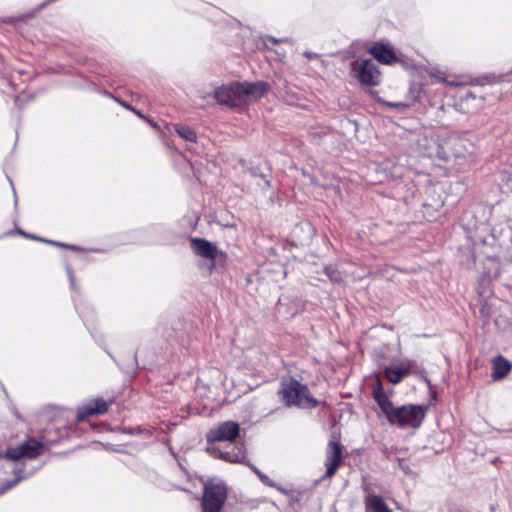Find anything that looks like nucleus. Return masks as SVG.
<instances>
[{"label":"nucleus","instance_id":"f257e3e1","mask_svg":"<svg viewBox=\"0 0 512 512\" xmlns=\"http://www.w3.org/2000/svg\"><path fill=\"white\" fill-rule=\"evenodd\" d=\"M373 398L386 416L387 421L400 429H418L426 416L427 406L408 404L394 407L385 394L381 381L378 379L373 387Z\"/></svg>","mask_w":512,"mask_h":512},{"label":"nucleus","instance_id":"f03ea898","mask_svg":"<svg viewBox=\"0 0 512 512\" xmlns=\"http://www.w3.org/2000/svg\"><path fill=\"white\" fill-rule=\"evenodd\" d=\"M60 437L56 430L45 429L38 436H26L17 446H9L0 451V458L13 462L22 459L35 460L59 443Z\"/></svg>","mask_w":512,"mask_h":512},{"label":"nucleus","instance_id":"7ed1b4c3","mask_svg":"<svg viewBox=\"0 0 512 512\" xmlns=\"http://www.w3.org/2000/svg\"><path fill=\"white\" fill-rule=\"evenodd\" d=\"M436 156L456 172L468 170L476 161L473 144L468 139L458 136L443 139L438 144Z\"/></svg>","mask_w":512,"mask_h":512},{"label":"nucleus","instance_id":"20e7f679","mask_svg":"<svg viewBox=\"0 0 512 512\" xmlns=\"http://www.w3.org/2000/svg\"><path fill=\"white\" fill-rule=\"evenodd\" d=\"M278 395L286 407L313 409L319 402L311 395L309 387L293 376L283 377Z\"/></svg>","mask_w":512,"mask_h":512},{"label":"nucleus","instance_id":"39448f33","mask_svg":"<svg viewBox=\"0 0 512 512\" xmlns=\"http://www.w3.org/2000/svg\"><path fill=\"white\" fill-rule=\"evenodd\" d=\"M269 90V85L266 82L258 81L254 83L249 82H235L229 86H223L215 91L214 97L221 105L230 107L237 106L238 100L244 96L262 97Z\"/></svg>","mask_w":512,"mask_h":512},{"label":"nucleus","instance_id":"423d86ee","mask_svg":"<svg viewBox=\"0 0 512 512\" xmlns=\"http://www.w3.org/2000/svg\"><path fill=\"white\" fill-rule=\"evenodd\" d=\"M228 498V486L223 481L210 479L203 485L202 512H222Z\"/></svg>","mask_w":512,"mask_h":512},{"label":"nucleus","instance_id":"0eeeda50","mask_svg":"<svg viewBox=\"0 0 512 512\" xmlns=\"http://www.w3.org/2000/svg\"><path fill=\"white\" fill-rule=\"evenodd\" d=\"M351 70L363 86L374 87L380 84L381 72L372 59L354 61Z\"/></svg>","mask_w":512,"mask_h":512},{"label":"nucleus","instance_id":"6e6552de","mask_svg":"<svg viewBox=\"0 0 512 512\" xmlns=\"http://www.w3.org/2000/svg\"><path fill=\"white\" fill-rule=\"evenodd\" d=\"M189 241L191 249L195 255L208 259L211 262L210 271L214 269L217 259L225 261L228 257L226 252L218 250L215 244L204 238L190 237Z\"/></svg>","mask_w":512,"mask_h":512},{"label":"nucleus","instance_id":"1a4fd4ad","mask_svg":"<svg viewBox=\"0 0 512 512\" xmlns=\"http://www.w3.org/2000/svg\"><path fill=\"white\" fill-rule=\"evenodd\" d=\"M240 435V426L234 421H225L210 429L206 435L207 442H234Z\"/></svg>","mask_w":512,"mask_h":512},{"label":"nucleus","instance_id":"9d476101","mask_svg":"<svg viewBox=\"0 0 512 512\" xmlns=\"http://www.w3.org/2000/svg\"><path fill=\"white\" fill-rule=\"evenodd\" d=\"M343 450L344 447L337 440H330L327 444L326 453H325V462L324 465L326 467L325 478H332L338 469L343 464Z\"/></svg>","mask_w":512,"mask_h":512},{"label":"nucleus","instance_id":"9b49d317","mask_svg":"<svg viewBox=\"0 0 512 512\" xmlns=\"http://www.w3.org/2000/svg\"><path fill=\"white\" fill-rule=\"evenodd\" d=\"M114 402V398L109 400H105L103 398L91 399L88 403L77 409L76 422L80 423L89 417L106 414L109 407L113 405Z\"/></svg>","mask_w":512,"mask_h":512},{"label":"nucleus","instance_id":"f8f14e48","mask_svg":"<svg viewBox=\"0 0 512 512\" xmlns=\"http://www.w3.org/2000/svg\"><path fill=\"white\" fill-rule=\"evenodd\" d=\"M368 52L381 64L391 65L399 61L393 48L382 41L373 42Z\"/></svg>","mask_w":512,"mask_h":512},{"label":"nucleus","instance_id":"ddd939ff","mask_svg":"<svg viewBox=\"0 0 512 512\" xmlns=\"http://www.w3.org/2000/svg\"><path fill=\"white\" fill-rule=\"evenodd\" d=\"M411 361L405 359L397 364H391L384 369V376L392 384H399L405 377L411 374Z\"/></svg>","mask_w":512,"mask_h":512},{"label":"nucleus","instance_id":"4468645a","mask_svg":"<svg viewBox=\"0 0 512 512\" xmlns=\"http://www.w3.org/2000/svg\"><path fill=\"white\" fill-rule=\"evenodd\" d=\"M362 489L367 493L364 499L366 512H393L381 496L370 493L369 484H363Z\"/></svg>","mask_w":512,"mask_h":512},{"label":"nucleus","instance_id":"2eb2a0df","mask_svg":"<svg viewBox=\"0 0 512 512\" xmlns=\"http://www.w3.org/2000/svg\"><path fill=\"white\" fill-rule=\"evenodd\" d=\"M512 370V363L502 355H497L492 361V379L499 381L508 376Z\"/></svg>","mask_w":512,"mask_h":512},{"label":"nucleus","instance_id":"dca6fc26","mask_svg":"<svg viewBox=\"0 0 512 512\" xmlns=\"http://www.w3.org/2000/svg\"><path fill=\"white\" fill-rule=\"evenodd\" d=\"M175 131L181 138L186 141L196 142L197 140L196 132L188 126L177 124L175 125Z\"/></svg>","mask_w":512,"mask_h":512},{"label":"nucleus","instance_id":"f3484780","mask_svg":"<svg viewBox=\"0 0 512 512\" xmlns=\"http://www.w3.org/2000/svg\"><path fill=\"white\" fill-rule=\"evenodd\" d=\"M16 232L19 235H21V236H23L25 238H28V239H35V240L43 241L45 243H49V244L57 246V247H63V248L71 249V250H76V246H74V245H69V244H64V243L57 242V241L42 239V238L36 237L34 235L28 234V233H26V232H24L22 230H17Z\"/></svg>","mask_w":512,"mask_h":512},{"label":"nucleus","instance_id":"a211bd4d","mask_svg":"<svg viewBox=\"0 0 512 512\" xmlns=\"http://www.w3.org/2000/svg\"><path fill=\"white\" fill-rule=\"evenodd\" d=\"M325 272L331 281H333V282H341L342 281L341 275L338 271H336V269H334L332 267H326Z\"/></svg>","mask_w":512,"mask_h":512},{"label":"nucleus","instance_id":"6ab92c4d","mask_svg":"<svg viewBox=\"0 0 512 512\" xmlns=\"http://www.w3.org/2000/svg\"><path fill=\"white\" fill-rule=\"evenodd\" d=\"M120 104L125 107L126 109L132 111L133 113H135L139 118L141 119H146V116H144L139 110L133 108L131 105H129L127 102L125 101H120Z\"/></svg>","mask_w":512,"mask_h":512},{"label":"nucleus","instance_id":"aec40b11","mask_svg":"<svg viewBox=\"0 0 512 512\" xmlns=\"http://www.w3.org/2000/svg\"><path fill=\"white\" fill-rule=\"evenodd\" d=\"M22 479V477H16L13 481L9 482L6 487H5V490L13 487L15 484H17L20 480Z\"/></svg>","mask_w":512,"mask_h":512},{"label":"nucleus","instance_id":"412c9836","mask_svg":"<svg viewBox=\"0 0 512 512\" xmlns=\"http://www.w3.org/2000/svg\"><path fill=\"white\" fill-rule=\"evenodd\" d=\"M436 81L439 82V83H444V84H447V85H455L453 82H448L446 81L443 77L441 76H434Z\"/></svg>","mask_w":512,"mask_h":512},{"label":"nucleus","instance_id":"4be33fe9","mask_svg":"<svg viewBox=\"0 0 512 512\" xmlns=\"http://www.w3.org/2000/svg\"><path fill=\"white\" fill-rule=\"evenodd\" d=\"M402 105H403L402 103L391 104V106H393V107H399V106H402Z\"/></svg>","mask_w":512,"mask_h":512}]
</instances>
